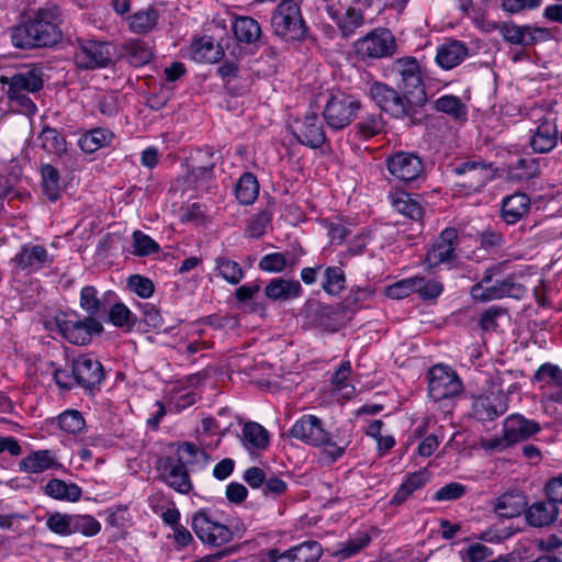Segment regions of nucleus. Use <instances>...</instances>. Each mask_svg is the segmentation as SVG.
Listing matches in <instances>:
<instances>
[{
    "instance_id": "f257e3e1",
    "label": "nucleus",
    "mask_w": 562,
    "mask_h": 562,
    "mask_svg": "<svg viewBox=\"0 0 562 562\" xmlns=\"http://www.w3.org/2000/svg\"><path fill=\"white\" fill-rule=\"evenodd\" d=\"M291 437L312 447H324L323 454L328 462L341 458L351 442L350 436L334 441L324 423L315 415H303L290 429Z\"/></svg>"
},
{
    "instance_id": "f03ea898",
    "label": "nucleus",
    "mask_w": 562,
    "mask_h": 562,
    "mask_svg": "<svg viewBox=\"0 0 562 562\" xmlns=\"http://www.w3.org/2000/svg\"><path fill=\"white\" fill-rule=\"evenodd\" d=\"M0 83L3 87L8 86L7 97L11 103L20 108V112L33 115L37 111L30 94L38 92L44 86L43 76L38 69L32 68L12 76H0Z\"/></svg>"
},
{
    "instance_id": "7ed1b4c3",
    "label": "nucleus",
    "mask_w": 562,
    "mask_h": 562,
    "mask_svg": "<svg viewBox=\"0 0 562 562\" xmlns=\"http://www.w3.org/2000/svg\"><path fill=\"white\" fill-rule=\"evenodd\" d=\"M270 24L276 36L285 42L302 41L307 27L300 4L294 0H282L272 11Z\"/></svg>"
},
{
    "instance_id": "20e7f679",
    "label": "nucleus",
    "mask_w": 562,
    "mask_h": 562,
    "mask_svg": "<svg viewBox=\"0 0 562 562\" xmlns=\"http://www.w3.org/2000/svg\"><path fill=\"white\" fill-rule=\"evenodd\" d=\"M392 71L400 77L398 87L408 99L407 102L422 111L427 102V94L417 59L411 56L397 58L393 63Z\"/></svg>"
},
{
    "instance_id": "39448f33",
    "label": "nucleus",
    "mask_w": 562,
    "mask_h": 562,
    "mask_svg": "<svg viewBox=\"0 0 562 562\" xmlns=\"http://www.w3.org/2000/svg\"><path fill=\"white\" fill-rule=\"evenodd\" d=\"M369 94L381 111L396 119L408 117L414 123L420 121L419 115L422 111L408 103V99L404 94L401 95L386 83L379 81L373 82L369 88Z\"/></svg>"
},
{
    "instance_id": "423d86ee",
    "label": "nucleus",
    "mask_w": 562,
    "mask_h": 562,
    "mask_svg": "<svg viewBox=\"0 0 562 562\" xmlns=\"http://www.w3.org/2000/svg\"><path fill=\"white\" fill-rule=\"evenodd\" d=\"M361 108L355 97L337 91L330 93L323 110L327 126L333 131H340L351 124Z\"/></svg>"
},
{
    "instance_id": "0eeeda50",
    "label": "nucleus",
    "mask_w": 562,
    "mask_h": 562,
    "mask_svg": "<svg viewBox=\"0 0 562 562\" xmlns=\"http://www.w3.org/2000/svg\"><path fill=\"white\" fill-rule=\"evenodd\" d=\"M56 324L64 338L80 346L87 345L93 335L103 331V325L95 317L87 316L81 319L75 313L57 316Z\"/></svg>"
},
{
    "instance_id": "6e6552de",
    "label": "nucleus",
    "mask_w": 562,
    "mask_h": 562,
    "mask_svg": "<svg viewBox=\"0 0 562 562\" xmlns=\"http://www.w3.org/2000/svg\"><path fill=\"white\" fill-rule=\"evenodd\" d=\"M40 47L53 46L63 36L60 31V9L56 4H46L29 20Z\"/></svg>"
},
{
    "instance_id": "1a4fd4ad",
    "label": "nucleus",
    "mask_w": 562,
    "mask_h": 562,
    "mask_svg": "<svg viewBox=\"0 0 562 562\" xmlns=\"http://www.w3.org/2000/svg\"><path fill=\"white\" fill-rule=\"evenodd\" d=\"M355 50L361 58H384L394 55L397 44L392 32L384 27L374 29L353 44Z\"/></svg>"
},
{
    "instance_id": "9d476101",
    "label": "nucleus",
    "mask_w": 562,
    "mask_h": 562,
    "mask_svg": "<svg viewBox=\"0 0 562 562\" xmlns=\"http://www.w3.org/2000/svg\"><path fill=\"white\" fill-rule=\"evenodd\" d=\"M113 49L110 43L95 40H78L74 61L80 69L104 68L112 63Z\"/></svg>"
},
{
    "instance_id": "9b49d317",
    "label": "nucleus",
    "mask_w": 562,
    "mask_h": 562,
    "mask_svg": "<svg viewBox=\"0 0 562 562\" xmlns=\"http://www.w3.org/2000/svg\"><path fill=\"white\" fill-rule=\"evenodd\" d=\"M462 391V382L450 367L436 364L429 370L428 393L434 401L457 396Z\"/></svg>"
},
{
    "instance_id": "f8f14e48",
    "label": "nucleus",
    "mask_w": 562,
    "mask_h": 562,
    "mask_svg": "<svg viewBox=\"0 0 562 562\" xmlns=\"http://www.w3.org/2000/svg\"><path fill=\"white\" fill-rule=\"evenodd\" d=\"M526 293V286L518 282L515 277H508L504 280H496L488 286H484V289L481 284H473L470 290L471 297L474 301L482 303L502 300L504 297L521 300Z\"/></svg>"
},
{
    "instance_id": "ddd939ff",
    "label": "nucleus",
    "mask_w": 562,
    "mask_h": 562,
    "mask_svg": "<svg viewBox=\"0 0 562 562\" xmlns=\"http://www.w3.org/2000/svg\"><path fill=\"white\" fill-rule=\"evenodd\" d=\"M497 169L492 162L483 160H469L459 164L454 168L456 175L461 177L458 186L476 192L492 181L496 176Z\"/></svg>"
},
{
    "instance_id": "4468645a",
    "label": "nucleus",
    "mask_w": 562,
    "mask_h": 562,
    "mask_svg": "<svg viewBox=\"0 0 562 562\" xmlns=\"http://www.w3.org/2000/svg\"><path fill=\"white\" fill-rule=\"evenodd\" d=\"M386 168L397 180L411 182L422 176L424 162L415 153L397 151L386 158Z\"/></svg>"
},
{
    "instance_id": "2eb2a0df",
    "label": "nucleus",
    "mask_w": 562,
    "mask_h": 562,
    "mask_svg": "<svg viewBox=\"0 0 562 562\" xmlns=\"http://www.w3.org/2000/svg\"><path fill=\"white\" fill-rule=\"evenodd\" d=\"M542 401L562 404V369L551 362L541 364L533 374Z\"/></svg>"
},
{
    "instance_id": "dca6fc26",
    "label": "nucleus",
    "mask_w": 562,
    "mask_h": 562,
    "mask_svg": "<svg viewBox=\"0 0 562 562\" xmlns=\"http://www.w3.org/2000/svg\"><path fill=\"white\" fill-rule=\"evenodd\" d=\"M457 246L458 231L456 228L443 229L426 254L427 266L434 268L442 263H451L457 259Z\"/></svg>"
},
{
    "instance_id": "f3484780",
    "label": "nucleus",
    "mask_w": 562,
    "mask_h": 562,
    "mask_svg": "<svg viewBox=\"0 0 562 562\" xmlns=\"http://www.w3.org/2000/svg\"><path fill=\"white\" fill-rule=\"evenodd\" d=\"M192 529L203 543L210 546L220 547L232 539V531L228 527L211 520L207 514L203 512L193 517Z\"/></svg>"
},
{
    "instance_id": "a211bd4d",
    "label": "nucleus",
    "mask_w": 562,
    "mask_h": 562,
    "mask_svg": "<svg viewBox=\"0 0 562 562\" xmlns=\"http://www.w3.org/2000/svg\"><path fill=\"white\" fill-rule=\"evenodd\" d=\"M292 133L302 145L310 148H319L326 143V134L322 120L315 113L306 114L296 120L292 126Z\"/></svg>"
},
{
    "instance_id": "6ab92c4d",
    "label": "nucleus",
    "mask_w": 562,
    "mask_h": 562,
    "mask_svg": "<svg viewBox=\"0 0 562 562\" xmlns=\"http://www.w3.org/2000/svg\"><path fill=\"white\" fill-rule=\"evenodd\" d=\"M12 262L20 270L38 271L53 263V256L44 246L29 243L21 246Z\"/></svg>"
},
{
    "instance_id": "aec40b11",
    "label": "nucleus",
    "mask_w": 562,
    "mask_h": 562,
    "mask_svg": "<svg viewBox=\"0 0 562 562\" xmlns=\"http://www.w3.org/2000/svg\"><path fill=\"white\" fill-rule=\"evenodd\" d=\"M74 381L85 389H92L104 378L102 364L93 357L81 356L72 363Z\"/></svg>"
},
{
    "instance_id": "412c9836",
    "label": "nucleus",
    "mask_w": 562,
    "mask_h": 562,
    "mask_svg": "<svg viewBox=\"0 0 562 562\" xmlns=\"http://www.w3.org/2000/svg\"><path fill=\"white\" fill-rule=\"evenodd\" d=\"M158 469L164 481L175 491L188 494L192 490L187 467L168 457L159 461Z\"/></svg>"
},
{
    "instance_id": "4be33fe9",
    "label": "nucleus",
    "mask_w": 562,
    "mask_h": 562,
    "mask_svg": "<svg viewBox=\"0 0 562 562\" xmlns=\"http://www.w3.org/2000/svg\"><path fill=\"white\" fill-rule=\"evenodd\" d=\"M558 137L555 119L543 116L538 121V125L530 139V146L536 153H549L557 146Z\"/></svg>"
},
{
    "instance_id": "5701e85b",
    "label": "nucleus",
    "mask_w": 562,
    "mask_h": 562,
    "mask_svg": "<svg viewBox=\"0 0 562 562\" xmlns=\"http://www.w3.org/2000/svg\"><path fill=\"white\" fill-rule=\"evenodd\" d=\"M540 430L541 427L537 422L527 419L520 414H512L503 422V432L507 435L513 445L527 440Z\"/></svg>"
},
{
    "instance_id": "b1692460",
    "label": "nucleus",
    "mask_w": 562,
    "mask_h": 562,
    "mask_svg": "<svg viewBox=\"0 0 562 562\" xmlns=\"http://www.w3.org/2000/svg\"><path fill=\"white\" fill-rule=\"evenodd\" d=\"M469 56V47L458 40H446L437 47L436 63L445 69L450 70L460 65Z\"/></svg>"
},
{
    "instance_id": "393cba45",
    "label": "nucleus",
    "mask_w": 562,
    "mask_h": 562,
    "mask_svg": "<svg viewBox=\"0 0 562 562\" xmlns=\"http://www.w3.org/2000/svg\"><path fill=\"white\" fill-rule=\"evenodd\" d=\"M508 409L507 398L502 393H491L474 401V415L481 420H493Z\"/></svg>"
},
{
    "instance_id": "a878e982",
    "label": "nucleus",
    "mask_w": 562,
    "mask_h": 562,
    "mask_svg": "<svg viewBox=\"0 0 562 562\" xmlns=\"http://www.w3.org/2000/svg\"><path fill=\"white\" fill-rule=\"evenodd\" d=\"M301 293V283L292 279L274 278L265 288V295L271 301L296 299Z\"/></svg>"
},
{
    "instance_id": "bb28decb",
    "label": "nucleus",
    "mask_w": 562,
    "mask_h": 562,
    "mask_svg": "<svg viewBox=\"0 0 562 562\" xmlns=\"http://www.w3.org/2000/svg\"><path fill=\"white\" fill-rule=\"evenodd\" d=\"M558 514L557 503L549 499L532 504L526 513V519L530 526L540 528L552 524Z\"/></svg>"
},
{
    "instance_id": "cd10ccee",
    "label": "nucleus",
    "mask_w": 562,
    "mask_h": 562,
    "mask_svg": "<svg viewBox=\"0 0 562 562\" xmlns=\"http://www.w3.org/2000/svg\"><path fill=\"white\" fill-rule=\"evenodd\" d=\"M530 199L525 193H515L503 200L502 216L508 224L517 223L529 211Z\"/></svg>"
},
{
    "instance_id": "c85d7f7f",
    "label": "nucleus",
    "mask_w": 562,
    "mask_h": 562,
    "mask_svg": "<svg viewBox=\"0 0 562 562\" xmlns=\"http://www.w3.org/2000/svg\"><path fill=\"white\" fill-rule=\"evenodd\" d=\"M235 38L244 44H255L261 37L259 22L250 16H237L232 25Z\"/></svg>"
},
{
    "instance_id": "c756f323",
    "label": "nucleus",
    "mask_w": 562,
    "mask_h": 562,
    "mask_svg": "<svg viewBox=\"0 0 562 562\" xmlns=\"http://www.w3.org/2000/svg\"><path fill=\"white\" fill-rule=\"evenodd\" d=\"M525 496L519 492H508L501 495L495 503V512L505 518L520 515L526 508Z\"/></svg>"
},
{
    "instance_id": "7c9ffc66",
    "label": "nucleus",
    "mask_w": 562,
    "mask_h": 562,
    "mask_svg": "<svg viewBox=\"0 0 562 562\" xmlns=\"http://www.w3.org/2000/svg\"><path fill=\"white\" fill-rule=\"evenodd\" d=\"M241 440L248 450H265L269 446V434L260 424L248 422L244 425Z\"/></svg>"
},
{
    "instance_id": "2f4dec72",
    "label": "nucleus",
    "mask_w": 562,
    "mask_h": 562,
    "mask_svg": "<svg viewBox=\"0 0 562 562\" xmlns=\"http://www.w3.org/2000/svg\"><path fill=\"white\" fill-rule=\"evenodd\" d=\"M108 321L124 333H131L138 318L124 303L117 302L110 307Z\"/></svg>"
},
{
    "instance_id": "473e14b6",
    "label": "nucleus",
    "mask_w": 562,
    "mask_h": 562,
    "mask_svg": "<svg viewBox=\"0 0 562 562\" xmlns=\"http://www.w3.org/2000/svg\"><path fill=\"white\" fill-rule=\"evenodd\" d=\"M37 139L41 147L49 155L61 156L67 150V143L64 135L54 127L45 126Z\"/></svg>"
},
{
    "instance_id": "72a5a7b5",
    "label": "nucleus",
    "mask_w": 562,
    "mask_h": 562,
    "mask_svg": "<svg viewBox=\"0 0 562 562\" xmlns=\"http://www.w3.org/2000/svg\"><path fill=\"white\" fill-rule=\"evenodd\" d=\"M45 492L53 498L77 502L81 497V488L75 483L52 479L45 485Z\"/></svg>"
},
{
    "instance_id": "f704fd0d",
    "label": "nucleus",
    "mask_w": 562,
    "mask_h": 562,
    "mask_svg": "<svg viewBox=\"0 0 562 562\" xmlns=\"http://www.w3.org/2000/svg\"><path fill=\"white\" fill-rule=\"evenodd\" d=\"M55 463V457L49 450H38L23 458L20 469L26 473H41L50 469Z\"/></svg>"
},
{
    "instance_id": "c9c22d12",
    "label": "nucleus",
    "mask_w": 562,
    "mask_h": 562,
    "mask_svg": "<svg viewBox=\"0 0 562 562\" xmlns=\"http://www.w3.org/2000/svg\"><path fill=\"white\" fill-rule=\"evenodd\" d=\"M113 138L111 131L102 127L93 128L79 138L80 148L88 154L95 153L100 148L109 145Z\"/></svg>"
},
{
    "instance_id": "e433bc0d",
    "label": "nucleus",
    "mask_w": 562,
    "mask_h": 562,
    "mask_svg": "<svg viewBox=\"0 0 562 562\" xmlns=\"http://www.w3.org/2000/svg\"><path fill=\"white\" fill-rule=\"evenodd\" d=\"M384 120L380 113H370L363 115L355 124L353 130L359 138L369 139L381 134L384 131Z\"/></svg>"
},
{
    "instance_id": "4c0bfd02",
    "label": "nucleus",
    "mask_w": 562,
    "mask_h": 562,
    "mask_svg": "<svg viewBox=\"0 0 562 562\" xmlns=\"http://www.w3.org/2000/svg\"><path fill=\"white\" fill-rule=\"evenodd\" d=\"M123 52L127 61L134 67L144 66L153 58V52L148 44L138 40L127 42L123 46Z\"/></svg>"
},
{
    "instance_id": "58836bf2",
    "label": "nucleus",
    "mask_w": 562,
    "mask_h": 562,
    "mask_svg": "<svg viewBox=\"0 0 562 562\" xmlns=\"http://www.w3.org/2000/svg\"><path fill=\"white\" fill-rule=\"evenodd\" d=\"M259 194V184L257 178L250 173H244L235 186V195L240 204L249 205L254 203Z\"/></svg>"
},
{
    "instance_id": "ea45409f",
    "label": "nucleus",
    "mask_w": 562,
    "mask_h": 562,
    "mask_svg": "<svg viewBox=\"0 0 562 562\" xmlns=\"http://www.w3.org/2000/svg\"><path fill=\"white\" fill-rule=\"evenodd\" d=\"M364 13L361 9L348 7L345 13H341L336 22L342 37H349L356 30L364 24Z\"/></svg>"
},
{
    "instance_id": "a19ab883",
    "label": "nucleus",
    "mask_w": 562,
    "mask_h": 562,
    "mask_svg": "<svg viewBox=\"0 0 562 562\" xmlns=\"http://www.w3.org/2000/svg\"><path fill=\"white\" fill-rule=\"evenodd\" d=\"M391 203L393 209L412 220H420L423 215V209L419 203L411 198L406 192H395L391 196Z\"/></svg>"
},
{
    "instance_id": "79ce46f5",
    "label": "nucleus",
    "mask_w": 562,
    "mask_h": 562,
    "mask_svg": "<svg viewBox=\"0 0 562 562\" xmlns=\"http://www.w3.org/2000/svg\"><path fill=\"white\" fill-rule=\"evenodd\" d=\"M42 188L50 201H57L61 194L60 177L58 170L49 164L41 168Z\"/></svg>"
},
{
    "instance_id": "37998d69",
    "label": "nucleus",
    "mask_w": 562,
    "mask_h": 562,
    "mask_svg": "<svg viewBox=\"0 0 562 562\" xmlns=\"http://www.w3.org/2000/svg\"><path fill=\"white\" fill-rule=\"evenodd\" d=\"M316 322L319 327L327 331H337L344 325L342 311L329 305L321 306L317 311Z\"/></svg>"
},
{
    "instance_id": "c03bdc74",
    "label": "nucleus",
    "mask_w": 562,
    "mask_h": 562,
    "mask_svg": "<svg viewBox=\"0 0 562 562\" xmlns=\"http://www.w3.org/2000/svg\"><path fill=\"white\" fill-rule=\"evenodd\" d=\"M157 20L158 12L153 8L137 11L130 16V29L134 33L146 34L155 29Z\"/></svg>"
},
{
    "instance_id": "a18cd8bd",
    "label": "nucleus",
    "mask_w": 562,
    "mask_h": 562,
    "mask_svg": "<svg viewBox=\"0 0 562 562\" xmlns=\"http://www.w3.org/2000/svg\"><path fill=\"white\" fill-rule=\"evenodd\" d=\"M215 267L220 276L229 284H238L244 278L239 263L226 256H218L215 259Z\"/></svg>"
},
{
    "instance_id": "49530a36",
    "label": "nucleus",
    "mask_w": 562,
    "mask_h": 562,
    "mask_svg": "<svg viewBox=\"0 0 562 562\" xmlns=\"http://www.w3.org/2000/svg\"><path fill=\"white\" fill-rule=\"evenodd\" d=\"M10 37L12 45L16 48L30 49L33 47H40L29 21L24 24L12 27L10 31Z\"/></svg>"
},
{
    "instance_id": "de8ad7c7",
    "label": "nucleus",
    "mask_w": 562,
    "mask_h": 562,
    "mask_svg": "<svg viewBox=\"0 0 562 562\" xmlns=\"http://www.w3.org/2000/svg\"><path fill=\"white\" fill-rule=\"evenodd\" d=\"M294 562H317L323 548L317 541H305L290 548Z\"/></svg>"
},
{
    "instance_id": "09e8293b",
    "label": "nucleus",
    "mask_w": 562,
    "mask_h": 562,
    "mask_svg": "<svg viewBox=\"0 0 562 562\" xmlns=\"http://www.w3.org/2000/svg\"><path fill=\"white\" fill-rule=\"evenodd\" d=\"M540 173L539 160L535 158H520L509 168L512 179L528 180Z\"/></svg>"
},
{
    "instance_id": "8fccbe9b",
    "label": "nucleus",
    "mask_w": 562,
    "mask_h": 562,
    "mask_svg": "<svg viewBox=\"0 0 562 562\" xmlns=\"http://www.w3.org/2000/svg\"><path fill=\"white\" fill-rule=\"evenodd\" d=\"M505 42L513 45L526 46L527 25H517L513 22L494 24Z\"/></svg>"
},
{
    "instance_id": "3c124183",
    "label": "nucleus",
    "mask_w": 562,
    "mask_h": 562,
    "mask_svg": "<svg viewBox=\"0 0 562 562\" xmlns=\"http://www.w3.org/2000/svg\"><path fill=\"white\" fill-rule=\"evenodd\" d=\"M436 109L440 112L449 114L454 119L467 117V106L462 103L461 99L456 95H442L436 100Z\"/></svg>"
},
{
    "instance_id": "603ef678",
    "label": "nucleus",
    "mask_w": 562,
    "mask_h": 562,
    "mask_svg": "<svg viewBox=\"0 0 562 562\" xmlns=\"http://www.w3.org/2000/svg\"><path fill=\"white\" fill-rule=\"evenodd\" d=\"M58 425L63 431L75 435L85 428L86 422L79 411L68 409L59 414Z\"/></svg>"
},
{
    "instance_id": "864d4df0",
    "label": "nucleus",
    "mask_w": 562,
    "mask_h": 562,
    "mask_svg": "<svg viewBox=\"0 0 562 562\" xmlns=\"http://www.w3.org/2000/svg\"><path fill=\"white\" fill-rule=\"evenodd\" d=\"M205 460V452L191 442H183L180 445L177 449V459H175V461L182 463L184 467Z\"/></svg>"
},
{
    "instance_id": "5fc2aeb1",
    "label": "nucleus",
    "mask_w": 562,
    "mask_h": 562,
    "mask_svg": "<svg viewBox=\"0 0 562 562\" xmlns=\"http://www.w3.org/2000/svg\"><path fill=\"white\" fill-rule=\"evenodd\" d=\"M80 307L88 313V316L100 314L102 304L98 297V291L92 285H86L80 291Z\"/></svg>"
},
{
    "instance_id": "6e6d98bb",
    "label": "nucleus",
    "mask_w": 562,
    "mask_h": 562,
    "mask_svg": "<svg viewBox=\"0 0 562 562\" xmlns=\"http://www.w3.org/2000/svg\"><path fill=\"white\" fill-rule=\"evenodd\" d=\"M46 527L54 533L59 536L72 535V515L53 513L46 519Z\"/></svg>"
},
{
    "instance_id": "4d7b16f0",
    "label": "nucleus",
    "mask_w": 562,
    "mask_h": 562,
    "mask_svg": "<svg viewBox=\"0 0 562 562\" xmlns=\"http://www.w3.org/2000/svg\"><path fill=\"white\" fill-rule=\"evenodd\" d=\"M289 257V254L282 252L268 254L259 260L258 267L262 271L278 273L292 265Z\"/></svg>"
},
{
    "instance_id": "13d9d810",
    "label": "nucleus",
    "mask_w": 562,
    "mask_h": 562,
    "mask_svg": "<svg viewBox=\"0 0 562 562\" xmlns=\"http://www.w3.org/2000/svg\"><path fill=\"white\" fill-rule=\"evenodd\" d=\"M345 273L339 267H328L325 270L323 289L330 295H337L345 288Z\"/></svg>"
},
{
    "instance_id": "bf43d9fd",
    "label": "nucleus",
    "mask_w": 562,
    "mask_h": 562,
    "mask_svg": "<svg viewBox=\"0 0 562 562\" xmlns=\"http://www.w3.org/2000/svg\"><path fill=\"white\" fill-rule=\"evenodd\" d=\"M101 524L90 515H72V533L92 537L99 533Z\"/></svg>"
},
{
    "instance_id": "052dcab7",
    "label": "nucleus",
    "mask_w": 562,
    "mask_h": 562,
    "mask_svg": "<svg viewBox=\"0 0 562 562\" xmlns=\"http://www.w3.org/2000/svg\"><path fill=\"white\" fill-rule=\"evenodd\" d=\"M350 372V363L348 361H344L340 363L339 368L331 378V383L334 384V386L338 391H341L342 396L346 398L351 397L355 392L353 386L347 383Z\"/></svg>"
},
{
    "instance_id": "680f3d73",
    "label": "nucleus",
    "mask_w": 562,
    "mask_h": 562,
    "mask_svg": "<svg viewBox=\"0 0 562 562\" xmlns=\"http://www.w3.org/2000/svg\"><path fill=\"white\" fill-rule=\"evenodd\" d=\"M371 541V537L367 532H359L353 538L349 539L346 543L342 544L338 554L342 559H348L352 555L359 553L363 548H366Z\"/></svg>"
},
{
    "instance_id": "e2e57ef3",
    "label": "nucleus",
    "mask_w": 562,
    "mask_h": 562,
    "mask_svg": "<svg viewBox=\"0 0 562 562\" xmlns=\"http://www.w3.org/2000/svg\"><path fill=\"white\" fill-rule=\"evenodd\" d=\"M133 246L135 248L134 254L137 256H148L159 249L158 244L140 231L133 233Z\"/></svg>"
},
{
    "instance_id": "0e129e2a",
    "label": "nucleus",
    "mask_w": 562,
    "mask_h": 562,
    "mask_svg": "<svg viewBox=\"0 0 562 562\" xmlns=\"http://www.w3.org/2000/svg\"><path fill=\"white\" fill-rule=\"evenodd\" d=\"M416 290V277L401 280L385 289V295L393 300H401L414 293Z\"/></svg>"
},
{
    "instance_id": "69168bd1",
    "label": "nucleus",
    "mask_w": 562,
    "mask_h": 562,
    "mask_svg": "<svg viewBox=\"0 0 562 562\" xmlns=\"http://www.w3.org/2000/svg\"><path fill=\"white\" fill-rule=\"evenodd\" d=\"M128 289L143 299H148L153 295L155 286L150 279L139 274H133L127 279Z\"/></svg>"
},
{
    "instance_id": "338daca9",
    "label": "nucleus",
    "mask_w": 562,
    "mask_h": 562,
    "mask_svg": "<svg viewBox=\"0 0 562 562\" xmlns=\"http://www.w3.org/2000/svg\"><path fill=\"white\" fill-rule=\"evenodd\" d=\"M442 284L435 280H426L422 277H416V290L415 292L420 295V297L425 300L436 299L442 292Z\"/></svg>"
},
{
    "instance_id": "774afa93",
    "label": "nucleus",
    "mask_w": 562,
    "mask_h": 562,
    "mask_svg": "<svg viewBox=\"0 0 562 562\" xmlns=\"http://www.w3.org/2000/svg\"><path fill=\"white\" fill-rule=\"evenodd\" d=\"M29 516L20 513L0 514V528L21 535L24 529V522L29 521Z\"/></svg>"
}]
</instances>
